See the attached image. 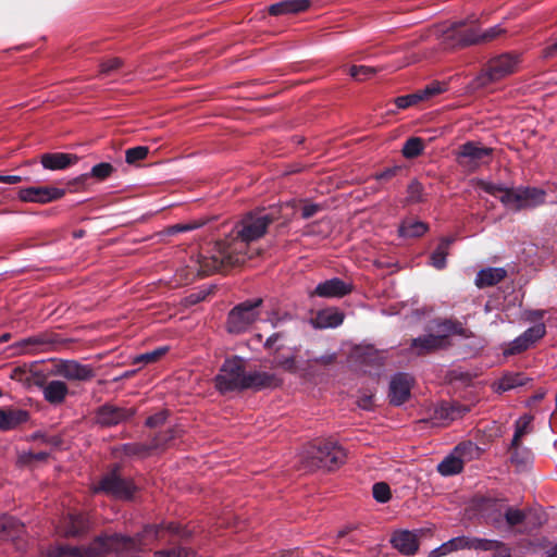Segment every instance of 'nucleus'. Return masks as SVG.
Segmentation results:
<instances>
[{"label": "nucleus", "instance_id": "f257e3e1", "mask_svg": "<svg viewBox=\"0 0 557 557\" xmlns=\"http://www.w3.org/2000/svg\"><path fill=\"white\" fill-rule=\"evenodd\" d=\"M280 385H282V380L274 373L246 372L245 360L239 357L226 359L215 376V386L221 393L243 389L260 391Z\"/></svg>", "mask_w": 557, "mask_h": 557}, {"label": "nucleus", "instance_id": "f03ea898", "mask_svg": "<svg viewBox=\"0 0 557 557\" xmlns=\"http://www.w3.org/2000/svg\"><path fill=\"white\" fill-rule=\"evenodd\" d=\"M158 531V527L148 525L141 534L135 537L120 534L103 535L99 536L87 549L76 546H59L53 550L52 555L55 557H84L86 555L97 556L109 552L138 550L141 546L148 544V540L156 539Z\"/></svg>", "mask_w": 557, "mask_h": 557}, {"label": "nucleus", "instance_id": "7ed1b4c3", "mask_svg": "<svg viewBox=\"0 0 557 557\" xmlns=\"http://www.w3.org/2000/svg\"><path fill=\"white\" fill-rule=\"evenodd\" d=\"M251 240H244L232 233L223 240L216 242L208 256L199 255L197 259L198 274L210 275L244 263L248 256Z\"/></svg>", "mask_w": 557, "mask_h": 557}, {"label": "nucleus", "instance_id": "20e7f679", "mask_svg": "<svg viewBox=\"0 0 557 557\" xmlns=\"http://www.w3.org/2000/svg\"><path fill=\"white\" fill-rule=\"evenodd\" d=\"M470 338L473 333L457 320L446 319L435 323L434 331L412 338L408 351L417 357L434 354L451 346L450 336Z\"/></svg>", "mask_w": 557, "mask_h": 557}, {"label": "nucleus", "instance_id": "39448f33", "mask_svg": "<svg viewBox=\"0 0 557 557\" xmlns=\"http://www.w3.org/2000/svg\"><path fill=\"white\" fill-rule=\"evenodd\" d=\"M296 207L297 202L293 200L278 208H273L269 212L264 209L248 212L235 224L233 228L234 234L244 238V240H258L265 235L269 225L273 222L283 218L285 223L290 221L293 214L285 216L282 214V211L287 208L295 209Z\"/></svg>", "mask_w": 557, "mask_h": 557}, {"label": "nucleus", "instance_id": "423d86ee", "mask_svg": "<svg viewBox=\"0 0 557 557\" xmlns=\"http://www.w3.org/2000/svg\"><path fill=\"white\" fill-rule=\"evenodd\" d=\"M466 25V21L451 23L449 25H437L430 30V36L435 37L445 48H455L457 46L466 47L471 45H481L479 29H468L460 32L459 28Z\"/></svg>", "mask_w": 557, "mask_h": 557}, {"label": "nucleus", "instance_id": "0eeeda50", "mask_svg": "<svg viewBox=\"0 0 557 557\" xmlns=\"http://www.w3.org/2000/svg\"><path fill=\"white\" fill-rule=\"evenodd\" d=\"M520 64V54L507 52L492 59L485 71L478 78V85L485 87L517 72Z\"/></svg>", "mask_w": 557, "mask_h": 557}, {"label": "nucleus", "instance_id": "6e6552de", "mask_svg": "<svg viewBox=\"0 0 557 557\" xmlns=\"http://www.w3.org/2000/svg\"><path fill=\"white\" fill-rule=\"evenodd\" d=\"M262 299L246 300L235 306L228 313L226 329L232 334L246 332L260 317Z\"/></svg>", "mask_w": 557, "mask_h": 557}, {"label": "nucleus", "instance_id": "1a4fd4ad", "mask_svg": "<svg viewBox=\"0 0 557 557\" xmlns=\"http://www.w3.org/2000/svg\"><path fill=\"white\" fill-rule=\"evenodd\" d=\"M493 149L484 147L475 141H467L461 145L456 153L458 165L467 173H473L481 166L488 164Z\"/></svg>", "mask_w": 557, "mask_h": 557}, {"label": "nucleus", "instance_id": "9d476101", "mask_svg": "<svg viewBox=\"0 0 557 557\" xmlns=\"http://www.w3.org/2000/svg\"><path fill=\"white\" fill-rule=\"evenodd\" d=\"M499 200L508 208L519 211L535 208L545 201V193L537 188H508Z\"/></svg>", "mask_w": 557, "mask_h": 557}, {"label": "nucleus", "instance_id": "9b49d317", "mask_svg": "<svg viewBox=\"0 0 557 557\" xmlns=\"http://www.w3.org/2000/svg\"><path fill=\"white\" fill-rule=\"evenodd\" d=\"M136 491L131 480L122 478L117 470L114 469L107 473L94 487V492H102L117 499H131Z\"/></svg>", "mask_w": 557, "mask_h": 557}, {"label": "nucleus", "instance_id": "f8f14e48", "mask_svg": "<svg viewBox=\"0 0 557 557\" xmlns=\"http://www.w3.org/2000/svg\"><path fill=\"white\" fill-rule=\"evenodd\" d=\"M312 458L314 466L333 470L344 463L345 450L334 442H324L317 446Z\"/></svg>", "mask_w": 557, "mask_h": 557}, {"label": "nucleus", "instance_id": "ddd939ff", "mask_svg": "<svg viewBox=\"0 0 557 557\" xmlns=\"http://www.w3.org/2000/svg\"><path fill=\"white\" fill-rule=\"evenodd\" d=\"M54 374L70 381H90L96 376L94 368L75 360H62L55 364Z\"/></svg>", "mask_w": 557, "mask_h": 557}, {"label": "nucleus", "instance_id": "4468645a", "mask_svg": "<svg viewBox=\"0 0 557 557\" xmlns=\"http://www.w3.org/2000/svg\"><path fill=\"white\" fill-rule=\"evenodd\" d=\"M546 334V327L544 323H537L532 327H529L524 331L520 336L513 339L507 349H505V355H518L522 351H525L531 346H533L537 341H540Z\"/></svg>", "mask_w": 557, "mask_h": 557}, {"label": "nucleus", "instance_id": "2eb2a0df", "mask_svg": "<svg viewBox=\"0 0 557 557\" xmlns=\"http://www.w3.org/2000/svg\"><path fill=\"white\" fill-rule=\"evenodd\" d=\"M65 195V189L41 186V187H27L18 191V198L25 202L48 203L62 198Z\"/></svg>", "mask_w": 557, "mask_h": 557}, {"label": "nucleus", "instance_id": "dca6fc26", "mask_svg": "<svg viewBox=\"0 0 557 557\" xmlns=\"http://www.w3.org/2000/svg\"><path fill=\"white\" fill-rule=\"evenodd\" d=\"M134 414L135 410L133 408H123L106 404L97 410L96 422L101 426H112L127 421Z\"/></svg>", "mask_w": 557, "mask_h": 557}, {"label": "nucleus", "instance_id": "f3484780", "mask_svg": "<svg viewBox=\"0 0 557 557\" xmlns=\"http://www.w3.org/2000/svg\"><path fill=\"white\" fill-rule=\"evenodd\" d=\"M507 506L504 500L486 498L482 500L480 511L486 523L495 529H502Z\"/></svg>", "mask_w": 557, "mask_h": 557}, {"label": "nucleus", "instance_id": "a211bd4d", "mask_svg": "<svg viewBox=\"0 0 557 557\" xmlns=\"http://www.w3.org/2000/svg\"><path fill=\"white\" fill-rule=\"evenodd\" d=\"M352 290V286L338 277L326 280L317 285L310 296L322 298H341L348 295Z\"/></svg>", "mask_w": 557, "mask_h": 557}, {"label": "nucleus", "instance_id": "6ab92c4d", "mask_svg": "<svg viewBox=\"0 0 557 557\" xmlns=\"http://www.w3.org/2000/svg\"><path fill=\"white\" fill-rule=\"evenodd\" d=\"M534 417L525 413L515 423V434L509 447L511 462H521L519 459V449L521 448V440L523 436L533 432Z\"/></svg>", "mask_w": 557, "mask_h": 557}, {"label": "nucleus", "instance_id": "aec40b11", "mask_svg": "<svg viewBox=\"0 0 557 557\" xmlns=\"http://www.w3.org/2000/svg\"><path fill=\"white\" fill-rule=\"evenodd\" d=\"M412 379L405 373H398L389 383V399L394 405L404 404L410 396Z\"/></svg>", "mask_w": 557, "mask_h": 557}, {"label": "nucleus", "instance_id": "412c9836", "mask_svg": "<svg viewBox=\"0 0 557 557\" xmlns=\"http://www.w3.org/2000/svg\"><path fill=\"white\" fill-rule=\"evenodd\" d=\"M529 516V510L519 509L513 506H507V508H505L504 524H506L510 530H516L517 533H529L531 531L528 528Z\"/></svg>", "mask_w": 557, "mask_h": 557}, {"label": "nucleus", "instance_id": "4be33fe9", "mask_svg": "<svg viewBox=\"0 0 557 557\" xmlns=\"http://www.w3.org/2000/svg\"><path fill=\"white\" fill-rule=\"evenodd\" d=\"M391 543L395 549L404 555H414L419 548L417 534L407 530L393 534Z\"/></svg>", "mask_w": 557, "mask_h": 557}, {"label": "nucleus", "instance_id": "5701e85b", "mask_svg": "<svg viewBox=\"0 0 557 557\" xmlns=\"http://www.w3.org/2000/svg\"><path fill=\"white\" fill-rule=\"evenodd\" d=\"M77 161L78 157L76 154L63 152L44 153L40 158L42 166L52 171L66 169Z\"/></svg>", "mask_w": 557, "mask_h": 557}, {"label": "nucleus", "instance_id": "b1692460", "mask_svg": "<svg viewBox=\"0 0 557 557\" xmlns=\"http://www.w3.org/2000/svg\"><path fill=\"white\" fill-rule=\"evenodd\" d=\"M29 419V413L22 409H0V430H14Z\"/></svg>", "mask_w": 557, "mask_h": 557}, {"label": "nucleus", "instance_id": "393cba45", "mask_svg": "<svg viewBox=\"0 0 557 557\" xmlns=\"http://www.w3.org/2000/svg\"><path fill=\"white\" fill-rule=\"evenodd\" d=\"M89 528L88 519L81 513L70 512L64 519L63 533L65 536H77Z\"/></svg>", "mask_w": 557, "mask_h": 557}, {"label": "nucleus", "instance_id": "a878e982", "mask_svg": "<svg viewBox=\"0 0 557 557\" xmlns=\"http://www.w3.org/2000/svg\"><path fill=\"white\" fill-rule=\"evenodd\" d=\"M44 397L45 399L52 404V405H60L62 404L67 394H69V387L67 385L62 381H50L44 386Z\"/></svg>", "mask_w": 557, "mask_h": 557}, {"label": "nucleus", "instance_id": "bb28decb", "mask_svg": "<svg viewBox=\"0 0 557 557\" xmlns=\"http://www.w3.org/2000/svg\"><path fill=\"white\" fill-rule=\"evenodd\" d=\"M343 321L344 313L337 309L330 308L319 311L312 323L318 329H329L341 325Z\"/></svg>", "mask_w": 557, "mask_h": 557}, {"label": "nucleus", "instance_id": "cd10ccee", "mask_svg": "<svg viewBox=\"0 0 557 557\" xmlns=\"http://www.w3.org/2000/svg\"><path fill=\"white\" fill-rule=\"evenodd\" d=\"M310 0H285L274 3L269 8L271 15H281L287 13H299L309 9Z\"/></svg>", "mask_w": 557, "mask_h": 557}, {"label": "nucleus", "instance_id": "c85d7f7f", "mask_svg": "<svg viewBox=\"0 0 557 557\" xmlns=\"http://www.w3.org/2000/svg\"><path fill=\"white\" fill-rule=\"evenodd\" d=\"M507 272L503 268H486L479 271L475 277V285L479 288L493 286L503 281Z\"/></svg>", "mask_w": 557, "mask_h": 557}, {"label": "nucleus", "instance_id": "c756f323", "mask_svg": "<svg viewBox=\"0 0 557 557\" xmlns=\"http://www.w3.org/2000/svg\"><path fill=\"white\" fill-rule=\"evenodd\" d=\"M162 445L156 441L154 444H141V443H129L125 444L122 447L123 453L126 456H137V457H146L149 456L152 451L159 450Z\"/></svg>", "mask_w": 557, "mask_h": 557}, {"label": "nucleus", "instance_id": "7c9ffc66", "mask_svg": "<svg viewBox=\"0 0 557 557\" xmlns=\"http://www.w3.org/2000/svg\"><path fill=\"white\" fill-rule=\"evenodd\" d=\"M527 381L528 377L522 373H507L496 383V391L507 392L509 389L524 385Z\"/></svg>", "mask_w": 557, "mask_h": 557}, {"label": "nucleus", "instance_id": "2f4dec72", "mask_svg": "<svg viewBox=\"0 0 557 557\" xmlns=\"http://www.w3.org/2000/svg\"><path fill=\"white\" fill-rule=\"evenodd\" d=\"M460 537V548L476 549V550H492L497 545V540H486L479 537Z\"/></svg>", "mask_w": 557, "mask_h": 557}, {"label": "nucleus", "instance_id": "473e14b6", "mask_svg": "<svg viewBox=\"0 0 557 557\" xmlns=\"http://www.w3.org/2000/svg\"><path fill=\"white\" fill-rule=\"evenodd\" d=\"M22 529L23 524H21L16 519L5 515H0V540L13 537L18 534Z\"/></svg>", "mask_w": 557, "mask_h": 557}, {"label": "nucleus", "instance_id": "72a5a7b5", "mask_svg": "<svg viewBox=\"0 0 557 557\" xmlns=\"http://www.w3.org/2000/svg\"><path fill=\"white\" fill-rule=\"evenodd\" d=\"M463 469L462 460L454 453L447 456L442 462L438 463L437 470L443 475H454Z\"/></svg>", "mask_w": 557, "mask_h": 557}, {"label": "nucleus", "instance_id": "f704fd0d", "mask_svg": "<svg viewBox=\"0 0 557 557\" xmlns=\"http://www.w3.org/2000/svg\"><path fill=\"white\" fill-rule=\"evenodd\" d=\"M454 454L456 456H459L462 460V463L476 459L481 455V449L478 445L473 444L472 442H466L459 444L455 449Z\"/></svg>", "mask_w": 557, "mask_h": 557}, {"label": "nucleus", "instance_id": "c9c22d12", "mask_svg": "<svg viewBox=\"0 0 557 557\" xmlns=\"http://www.w3.org/2000/svg\"><path fill=\"white\" fill-rule=\"evenodd\" d=\"M451 239L444 238L438 244L437 248L431 255V264L436 269H443L446 265V257Z\"/></svg>", "mask_w": 557, "mask_h": 557}, {"label": "nucleus", "instance_id": "e433bc0d", "mask_svg": "<svg viewBox=\"0 0 557 557\" xmlns=\"http://www.w3.org/2000/svg\"><path fill=\"white\" fill-rule=\"evenodd\" d=\"M428 230V226L420 221H408L404 222L399 227V233L404 237H419L423 235Z\"/></svg>", "mask_w": 557, "mask_h": 557}, {"label": "nucleus", "instance_id": "4c0bfd02", "mask_svg": "<svg viewBox=\"0 0 557 557\" xmlns=\"http://www.w3.org/2000/svg\"><path fill=\"white\" fill-rule=\"evenodd\" d=\"M424 149V143L420 137H411L409 138L401 149V152L405 158L413 159L422 153Z\"/></svg>", "mask_w": 557, "mask_h": 557}, {"label": "nucleus", "instance_id": "58836bf2", "mask_svg": "<svg viewBox=\"0 0 557 557\" xmlns=\"http://www.w3.org/2000/svg\"><path fill=\"white\" fill-rule=\"evenodd\" d=\"M115 171L114 166L108 162H101L94 165L88 174H85L84 177H94L98 181H103L110 177Z\"/></svg>", "mask_w": 557, "mask_h": 557}, {"label": "nucleus", "instance_id": "ea45409f", "mask_svg": "<svg viewBox=\"0 0 557 557\" xmlns=\"http://www.w3.org/2000/svg\"><path fill=\"white\" fill-rule=\"evenodd\" d=\"M206 223H207V221L202 220V219L190 221L187 223H178V224L166 227L164 230V234L165 235H174V234L181 233V232L194 231V230H197V228L203 226Z\"/></svg>", "mask_w": 557, "mask_h": 557}, {"label": "nucleus", "instance_id": "a19ab883", "mask_svg": "<svg viewBox=\"0 0 557 557\" xmlns=\"http://www.w3.org/2000/svg\"><path fill=\"white\" fill-rule=\"evenodd\" d=\"M458 549H461L459 536L451 539V540L447 541L446 543L442 544L440 547L431 550L429 554V557H442V556H445V555H447L451 552L458 550Z\"/></svg>", "mask_w": 557, "mask_h": 557}, {"label": "nucleus", "instance_id": "79ce46f5", "mask_svg": "<svg viewBox=\"0 0 557 557\" xmlns=\"http://www.w3.org/2000/svg\"><path fill=\"white\" fill-rule=\"evenodd\" d=\"M424 189L421 183L412 181L407 188L406 201L408 203H418L424 200Z\"/></svg>", "mask_w": 557, "mask_h": 557}, {"label": "nucleus", "instance_id": "37998d69", "mask_svg": "<svg viewBox=\"0 0 557 557\" xmlns=\"http://www.w3.org/2000/svg\"><path fill=\"white\" fill-rule=\"evenodd\" d=\"M377 70L375 67L366 66V65H352L349 69V74L357 81H366L373 75H375Z\"/></svg>", "mask_w": 557, "mask_h": 557}, {"label": "nucleus", "instance_id": "c03bdc74", "mask_svg": "<svg viewBox=\"0 0 557 557\" xmlns=\"http://www.w3.org/2000/svg\"><path fill=\"white\" fill-rule=\"evenodd\" d=\"M149 152L148 147L137 146L125 151V161L128 164H134L147 158Z\"/></svg>", "mask_w": 557, "mask_h": 557}, {"label": "nucleus", "instance_id": "a18cd8bd", "mask_svg": "<svg viewBox=\"0 0 557 557\" xmlns=\"http://www.w3.org/2000/svg\"><path fill=\"white\" fill-rule=\"evenodd\" d=\"M456 416L454 414V409L448 407V404H442L434 410V419L441 421L443 424H446L449 421L456 420Z\"/></svg>", "mask_w": 557, "mask_h": 557}, {"label": "nucleus", "instance_id": "49530a36", "mask_svg": "<svg viewBox=\"0 0 557 557\" xmlns=\"http://www.w3.org/2000/svg\"><path fill=\"white\" fill-rule=\"evenodd\" d=\"M504 34H506V29L500 25H495L488 29L481 30L479 41H481V45L488 44Z\"/></svg>", "mask_w": 557, "mask_h": 557}, {"label": "nucleus", "instance_id": "de8ad7c7", "mask_svg": "<svg viewBox=\"0 0 557 557\" xmlns=\"http://www.w3.org/2000/svg\"><path fill=\"white\" fill-rule=\"evenodd\" d=\"M373 497L379 503H386L391 499V488L385 482H377L372 487Z\"/></svg>", "mask_w": 557, "mask_h": 557}, {"label": "nucleus", "instance_id": "09e8293b", "mask_svg": "<svg viewBox=\"0 0 557 557\" xmlns=\"http://www.w3.org/2000/svg\"><path fill=\"white\" fill-rule=\"evenodd\" d=\"M273 368H281L286 372L296 373L298 368L296 364V360L294 356L285 357V358H274L272 362Z\"/></svg>", "mask_w": 557, "mask_h": 557}, {"label": "nucleus", "instance_id": "8fccbe9b", "mask_svg": "<svg viewBox=\"0 0 557 557\" xmlns=\"http://www.w3.org/2000/svg\"><path fill=\"white\" fill-rule=\"evenodd\" d=\"M446 90L445 84L440 82H433L430 85L425 86L423 89L419 90L421 95L422 101L428 100L436 95L442 94Z\"/></svg>", "mask_w": 557, "mask_h": 557}, {"label": "nucleus", "instance_id": "3c124183", "mask_svg": "<svg viewBox=\"0 0 557 557\" xmlns=\"http://www.w3.org/2000/svg\"><path fill=\"white\" fill-rule=\"evenodd\" d=\"M166 350L168 348L162 347L146 354L138 355L137 357L134 358V363H152L157 361L161 356H163L166 352Z\"/></svg>", "mask_w": 557, "mask_h": 557}, {"label": "nucleus", "instance_id": "603ef678", "mask_svg": "<svg viewBox=\"0 0 557 557\" xmlns=\"http://www.w3.org/2000/svg\"><path fill=\"white\" fill-rule=\"evenodd\" d=\"M421 101H422L421 95L418 90L417 92L406 95V96H400V97L396 98L395 103H396L397 108L406 109V108H409V107L417 104Z\"/></svg>", "mask_w": 557, "mask_h": 557}, {"label": "nucleus", "instance_id": "864d4df0", "mask_svg": "<svg viewBox=\"0 0 557 557\" xmlns=\"http://www.w3.org/2000/svg\"><path fill=\"white\" fill-rule=\"evenodd\" d=\"M336 357L337 356L335 352H326L319 357H309L308 364L310 367H315V366L326 367V366L334 363L336 360Z\"/></svg>", "mask_w": 557, "mask_h": 557}, {"label": "nucleus", "instance_id": "5fc2aeb1", "mask_svg": "<svg viewBox=\"0 0 557 557\" xmlns=\"http://www.w3.org/2000/svg\"><path fill=\"white\" fill-rule=\"evenodd\" d=\"M123 65V60L120 58H111L100 63V74L109 75L117 71Z\"/></svg>", "mask_w": 557, "mask_h": 557}, {"label": "nucleus", "instance_id": "6e6d98bb", "mask_svg": "<svg viewBox=\"0 0 557 557\" xmlns=\"http://www.w3.org/2000/svg\"><path fill=\"white\" fill-rule=\"evenodd\" d=\"M474 184L476 187L481 188L487 194H491L493 196H496L497 193H502L504 195V190H506V187H503L502 185H496L493 183H488L482 180L474 181Z\"/></svg>", "mask_w": 557, "mask_h": 557}, {"label": "nucleus", "instance_id": "4d7b16f0", "mask_svg": "<svg viewBox=\"0 0 557 557\" xmlns=\"http://www.w3.org/2000/svg\"><path fill=\"white\" fill-rule=\"evenodd\" d=\"M323 210V206L320 203H311L304 201L301 206V218L310 219Z\"/></svg>", "mask_w": 557, "mask_h": 557}, {"label": "nucleus", "instance_id": "13d9d810", "mask_svg": "<svg viewBox=\"0 0 557 557\" xmlns=\"http://www.w3.org/2000/svg\"><path fill=\"white\" fill-rule=\"evenodd\" d=\"M154 557H194V554L186 548H175L169 552H158Z\"/></svg>", "mask_w": 557, "mask_h": 557}, {"label": "nucleus", "instance_id": "bf43d9fd", "mask_svg": "<svg viewBox=\"0 0 557 557\" xmlns=\"http://www.w3.org/2000/svg\"><path fill=\"white\" fill-rule=\"evenodd\" d=\"M47 341L45 337L42 336H33V337H28L26 339H23L18 345L21 347V352H27L28 351V346H40V345H44L46 344Z\"/></svg>", "mask_w": 557, "mask_h": 557}, {"label": "nucleus", "instance_id": "052dcab7", "mask_svg": "<svg viewBox=\"0 0 557 557\" xmlns=\"http://www.w3.org/2000/svg\"><path fill=\"white\" fill-rule=\"evenodd\" d=\"M168 418V412L165 410L160 411L146 420V425L149 428H157L162 425Z\"/></svg>", "mask_w": 557, "mask_h": 557}, {"label": "nucleus", "instance_id": "680f3d73", "mask_svg": "<svg viewBox=\"0 0 557 557\" xmlns=\"http://www.w3.org/2000/svg\"><path fill=\"white\" fill-rule=\"evenodd\" d=\"M175 437V431L174 430H168L166 432L157 435L151 444H154L156 441H158L162 446L159 449H163L166 447V445Z\"/></svg>", "mask_w": 557, "mask_h": 557}, {"label": "nucleus", "instance_id": "e2e57ef3", "mask_svg": "<svg viewBox=\"0 0 557 557\" xmlns=\"http://www.w3.org/2000/svg\"><path fill=\"white\" fill-rule=\"evenodd\" d=\"M492 557H511V549L503 542L498 541L497 545L492 549Z\"/></svg>", "mask_w": 557, "mask_h": 557}, {"label": "nucleus", "instance_id": "0e129e2a", "mask_svg": "<svg viewBox=\"0 0 557 557\" xmlns=\"http://www.w3.org/2000/svg\"><path fill=\"white\" fill-rule=\"evenodd\" d=\"M556 55H557V37L549 45H547L542 51V57L544 59H550Z\"/></svg>", "mask_w": 557, "mask_h": 557}, {"label": "nucleus", "instance_id": "69168bd1", "mask_svg": "<svg viewBox=\"0 0 557 557\" xmlns=\"http://www.w3.org/2000/svg\"><path fill=\"white\" fill-rule=\"evenodd\" d=\"M47 457H48L47 453L40 451V453H29V454L25 455L23 458H24L25 462L30 463L33 461H44L47 459Z\"/></svg>", "mask_w": 557, "mask_h": 557}, {"label": "nucleus", "instance_id": "338daca9", "mask_svg": "<svg viewBox=\"0 0 557 557\" xmlns=\"http://www.w3.org/2000/svg\"><path fill=\"white\" fill-rule=\"evenodd\" d=\"M272 557H304V554L298 549H288L276 552Z\"/></svg>", "mask_w": 557, "mask_h": 557}, {"label": "nucleus", "instance_id": "774afa93", "mask_svg": "<svg viewBox=\"0 0 557 557\" xmlns=\"http://www.w3.org/2000/svg\"><path fill=\"white\" fill-rule=\"evenodd\" d=\"M544 310H531L525 312V320L530 322H536L544 318Z\"/></svg>", "mask_w": 557, "mask_h": 557}]
</instances>
